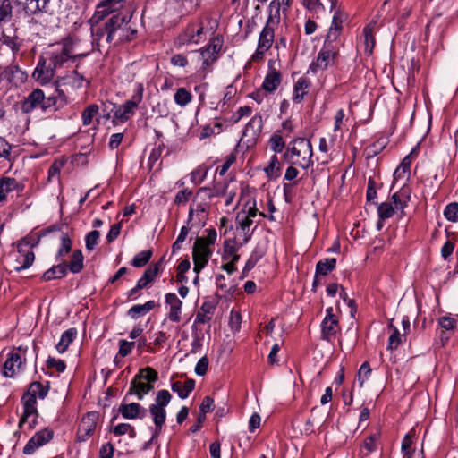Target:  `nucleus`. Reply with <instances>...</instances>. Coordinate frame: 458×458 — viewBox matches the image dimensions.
I'll list each match as a JSON object with an SVG mask.
<instances>
[{
  "label": "nucleus",
  "mask_w": 458,
  "mask_h": 458,
  "mask_svg": "<svg viewBox=\"0 0 458 458\" xmlns=\"http://www.w3.org/2000/svg\"><path fill=\"white\" fill-rule=\"evenodd\" d=\"M192 98L191 93L185 88H179L174 96V102L182 107L191 103Z\"/></svg>",
  "instance_id": "41"
},
{
  "label": "nucleus",
  "mask_w": 458,
  "mask_h": 458,
  "mask_svg": "<svg viewBox=\"0 0 458 458\" xmlns=\"http://www.w3.org/2000/svg\"><path fill=\"white\" fill-rule=\"evenodd\" d=\"M21 402L23 403V415L19 421L20 428L22 427L30 416L37 414V399L35 396L26 392L21 398Z\"/></svg>",
  "instance_id": "23"
},
{
  "label": "nucleus",
  "mask_w": 458,
  "mask_h": 458,
  "mask_svg": "<svg viewBox=\"0 0 458 458\" xmlns=\"http://www.w3.org/2000/svg\"><path fill=\"white\" fill-rule=\"evenodd\" d=\"M217 238L216 231L213 228L207 230V235L205 237H198L197 239L203 240V243L205 245L211 247L215 244Z\"/></svg>",
  "instance_id": "61"
},
{
  "label": "nucleus",
  "mask_w": 458,
  "mask_h": 458,
  "mask_svg": "<svg viewBox=\"0 0 458 458\" xmlns=\"http://www.w3.org/2000/svg\"><path fill=\"white\" fill-rule=\"evenodd\" d=\"M389 327L393 329V333L389 336L387 349L395 350L403 341H405V335H401L398 329L392 324L389 325Z\"/></svg>",
  "instance_id": "43"
},
{
  "label": "nucleus",
  "mask_w": 458,
  "mask_h": 458,
  "mask_svg": "<svg viewBox=\"0 0 458 458\" xmlns=\"http://www.w3.org/2000/svg\"><path fill=\"white\" fill-rule=\"evenodd\" d=\"M26 352L27 347L20 346L7 354L2 369L4 377L13 378L24 371L26 366Z\"/></svg>",
  "instance_id": "7"
},
{
  "label": "nucleus",
  "mask_w": 458,
  "mask_h": 458,
  "mask_svg": "<svg viewBox=\"0 0 458 458\" xmlns=\"http://www.w3.org/2000/svg\"><path fill=\"white\" fill-rule=\"evenodd\" d=\"M165 302L170 307L168 318L173 322H179L181 320L182 301L175 293H170L165 295Z\"/></svg>",
  "instance_id": "24"
},
{
  "label": "nucleus",
  "mask_w": 458,
  "mask_h": 458,
  "mask_svg": "<svg viewBox=\"0 0 458 458\" xmlns=\"http://www.w3.org/2000/svg\"><path fill=\"white\" fill-rule=\"evenodd\" d=\"M19 4L24 5V8L31 13L44 11L49 0H15Z\"/></svg>",
  "instance_id": "35"
},
{
  "label": "nucleus",
  "mask_w": 458,
  "mask_h": 458,
  "mask_svg": "<svg viewBox=\"0 0 458 458\" xmlns=\"http://www.w3.org/2000/svg\"><path fill=\"white\" fill-rule=\"evenodd\" d=\"M48 390V383L47 384V386H43V384H41L40 382L35 381L30 385L27 393L35 396L36 399H44L47 396Z\"/></svg>",
  "instance_id": "39"
},
{
  "label": "nucleus",
  "mask_w": 458,
  "mask_h": 458,
  "mask_svg": "<svg viewBox=\"0 0 458 458\" xmlns=\"http://www.w3.org/2000/svg\"><path fill=\"white\" fill-rule=\"evenodd\" d=\"M77 336V330L74 327L65 330L57 343L55 348L59 353H64L69 345L74 341Z\"/></svg>",
  "instance_id": "32"
},
{
  "label": "nucleus",
  "mask_w": 458,
  "mask_h": 458,
  "mask_svg": "<svg viewBox=\"0 0 458 458\" xmlns=\"http://www.w3.org/2000/svg\"><path fill=\"white\" fill-rule=\"evenodd\" d=\"M439 326L445 330H453L456 327V320L450 316H443L438 319Z\"/></svg>",
  "instance_id": "59"
},
{
  "label": "nucleus",
  "mask_w": 458,
  "mask_h": 458,
  "mask_svg": "<svg viewBox=\"0 0 458 458\" xmlns=\"http://www.w3.org/2000/svg\"><path fill=\"white\" fill-rule=\"evenodd\" d=\"M72 241L67 233H62L61 246L56 253V260L63 261V258L71 251Z\"/></svg>",
  "instance_id": "45"
},
{
  "label": "nucleus",
  "mask_w": 458,
  "mask_h": 458,
  "mask_svg": "<svg viewBox=\"0 0 458 458\" xmlns=\"http://www.w3.org/2000/svg\"><path fill=\"white\" fill-rule=\"evenodd\" d=\"M281 3L279 0H272L268 5V16L265 26L259 33L258 45L251 55V61L258 63L263 60L265 54L271 48L275 41V30L280 22Z\"/></svg>",
  "instance_id": "2"
},
{
  "label": "nucleus",
  "mask_w": 458,
  "mask_h": 458,
  "mask_svg": "<svg viewBox=\"0 0 458 458\" xmlns=\"http://www.w3.org/2000/svg\"><path fill=\"white\" fill-rule=\"evenodd\" d=\"M335 265L336 259L334 258L319 260L316 265V276H327L335 269Z\"/></svg>",
  "instance_id": "37"
},
{
  "label": "nucleus",
  "mask_w": 458,
  "mask_h": 458,
  "mask_svg": "<svg viewBox=\"0 0 458 458\" xmlns=\"http://www.w3.org/2000/svg\"><path fill=\"white\" fill-rule=\"evenodd\" d=\"M338 55V49L322 47L318 54L317 59L313 61L309 67V71L316 74L318 72L327 70L335 64V60Z\"/></svg>",
  "instance_id": "12"
},
{
  "label": "nucleus",
  "mask_w": 458,
  "mask_h": 458,
  "mask_svg": "<svg viewBox=\"0 0 458 458\" xmlns=\"http://www.w3.org/2000/svg\"><path fill=\"white\" fill-rule=\"evenodd\" d=\"M43 101V90L37 89H34L29 96L21 102V109L25 114H30L36 108L41 109V102Z\"/></svg>",
  "instance_id": "20"
},
{
  "label": "nucleus",
  "mask_w": 458,
  "mask_h": 458,
  "mask_svg": "<svg viewBox=\"0 0 458 458\" xmlns=\"http://www.w3.org/2000/svg\"><path fill=\"white\" fill-rule=\"evenodd\" d=\"M327 315L322 321V337L326 340H330L335 337L340 329L338 320L333 313V308H327L326 310Z\"/></svg>",
  "instance_id": "13"
},
{
  "label": "nucleus",
  "mask_w": 458,
  "mask_h": 458,
  "mask_svg": "<svg viewBox=\"0 0 458 458\" xmlns=\"http://www.w3.org/2000/svg\"><path fill=\"white\" fill-rule=\"evenodd\" d=\"M171 399L172 395L167 390H159L157 393L155 403L149 405V412L155 424L150 441H154L161 433L162 427L166 420L165 408L169 404Z\"/></svg>",
  "instance_id": "5"
},
{
  "label": "nucleus",
  "mask_w": 458,
  "mask_h": 458,
  "mask_svg": "<svg viewBox=\"0 0 458 458\" xmlns=\"http://www.w3.org/2000/svg\"><path fill=\"white\" fill-rule=\"evenodd\" d=\"M258 216V209L256 208V200L250 199L244 208L237 213L236 225L237 229H241L245 234L244 242H247L250 237L249 233L250 226L253 224V219Z\"/></svg>",
  "instance_id": "9"
},
{
  "label": "nucleus",
  "mask_w": 458,
  "mask_h": 458,
  "mask_svg": "<svg viewBox=\"0 0 458 458\" xmlns=\"http://www.w3.org/2000/svg\"><path fill=\"white\" fill-rule=\"evenodd\" d=\"M377 438V435L373 434L364 440L362 446L367 450V454L376 450Z\"/></svg>",
  "instance_id": "60"
},
{
  "label": "nucleus",
  "mask_w": 458,
  "mask_h": 458,
  "mask_svg": "<svg viewBox=\"0 0 458 458\" xmlns=\"http://www.w3.org/2000/svg\"><path fill=\"white\" fill-rule=\"evenodd\" d=\"M189 231H190V229L187 226H182L181 228L180 233L177 236L176 241L173 244V251L174 252L181 250L182 244L187 238Z\"/></svg>",
  "instance_id": "58"
},
{
  "label": "nucleus",
  "mask_w": 458,
  "mask_h": 458,
  "mask_svg": "<svg viewBox=\"0 0 458 458\" xmlns=\"http://www.w3.org/2000/svg\"><path fill=\"white\" fill-rule=\"evenodd\" d=\"M263 121L259 114L254 115L245 126L242 136L250 137L251 140H255L262 131Z\"/></svg>",
  "instance_id": "26"
},
{
  "label": "nucleus",
  "mask_w": 458,
  "mask_h": 458,
  "mask_svg": "<svg viewBox=\"0 0 458 458\" xmlns=\"http://www.w3.org/2000/svg\"><path fill=\"white\" fill-rule=\"evenodd\" d=\"M97 419L98 414L96 412H89L82 418L78 428V439L80 441H86L94 433Z\"/></svg>",
  "instance_id": "17"
},
{
  "label": "nucleus",
  "mask_w": 458,
  "mask_h": 458,
  "mask_svg": "<svg viewBox=\"0 0 458 458\" xmlns=\"http://www.w3.org/2000/svg\"><path fill=\"white\" fill-rule=\"evenodd\" d=\"M208 368V360L206 356L200 358L195 366V373L198 376H204Z\"/></svg>",
  "instance_id": "62"
},
{
  "label": "nucleus",
  "mask_w": 458,
  "mask_h": 458,
  "mask_svg": "<svg viewBox=\"0 0 458 458\" xmlns=\"http://www.w3.org/2000/svg\"><path fill=\"white\" fill-rule=\"evenodd\" d=\"M118 344H119V354L122 357L128 356L131 352L133 347L135 346L134 342H128L123 339L120 340L118 342Z\"/></svg>",
  "instance_id": "56"
},
{
  "label": "nucleus",
  "mask_w": 458,
  "mask_h": 458,
  "mask_svg": "<svg viewBox=\"0 0 458 458\" xmlns=\"http://www.w3.org/2000/svg\"><path fill=\"white\" fill-rule=\"evenodd\" d=\"M157 372L149 367L140 369L139 374L131 380L129 389L130 394H135L139 400L153 390V383L157 380Z\"/></svg>",
  "instance_id": "6"
},
{
  "label": "nucleus",
  "mask_w": 458,
  "mask_h": 458,
  "mask_svg": "<svg viewBox=\"0 0 458 458\" xmlns=\"http://www.w3.org/2000/svg\"><path fill=\"white\" fill-rule=\"evenodd\" d=\"M91 35L93 38V43L97 44L98 46H100L103 38H106V23L104 24V26H101L98 24V22H96L95 21H91Z\"/></svg>",
  "instance_id": "44"
},
{
  "label": "nucleus",
  "mask_w": 458,
  "mask_h": 458,
  "mask_svg": "<svg viewBox=\"0 0 458 458\" xmlns=\"http://www.w3.org/2000/svg\"><path fill=\"white\" fill-rule=\"evenodd\" d=\"M114 453V445L111 443H106L99 450V458H113Z\"/></svg>",
  "instance_id": "64"
},
{
  "label": "nucleus",
  "mask_w": 458,
  "mask_h": 458,
  "mask_svg": "<svg viewBox=\"0 0 458 458\" xmlns=\"http://www.w3.org/2000/svg\"><path fill=\"white\" fill-rule=\"evenodd\" d=\"M270 146L275 153H280L284 148V141L280 135L275 134L270 138Z\"/></svg>",
  "instance_id": "55"
},
{
  "label": "nucleus",
  "mask_w": 458,
  "mask_h": 458,
  "mask_svg": "<svg viewBox=\"0 0 458 458\" xmlns=\"http://www.w3.org/2000/svg\"><path fill=\"white\" fill-rule=\"evenodd\" d=\"M119 412L124 419L134 420L137 418L143 419L147 414V410L138 403H131L121 404Z\"/></svg>",
  "instance_id": "21"
},
{
  "label": "nucleus",
  "mask_w": 458,
  "mask_h": 458,
  "mask_svg": "<svg viewBox=\"0 0 458 458\" xmlns=\"http://www.w3.org/2000/svg\"><path fill=\"white\" fill-rule=\"evenodd\" d=\"M194 387L195 381L193 379H187L183 384L180 381H175L171 385L172 390L177 393L182 399L187 398Z\"/></svg>",
  "instance_id": "33"
},
{
  "label": "nucleus",
  "mask_w": 458,
  "mask_h": 458,
  "mask_svg": "<svg viewBox=\"0 0 458 458\" xmlns=\"http://www.w3.org/2000/svg\"><path fill=\"white\" fill-rule=\"evenodd\" d=\"M53 437V431L45 428L37 432L25 445L23 453L25 454H33L38 447L49 442Z\"/></svg>",
  "instance_id": "15"
},
{
  "label": "nucleus",
  "mask_w": 458,
  "mask_h": 458,
  "mask_svg": "<svg viewBox=\"0 0 458 458\" xmlns=\"http://www.w3.org/2000/svg\"><path fill=\"white\" fill-rule=\"evenodd\" d=\"M346 20V15L343 12L336 10L333 15L332 23L325 38L323 47L330 49L335 48L339 50L340 35L343 30V23Z\"/></svg>",
  "instance_id": "10"
},
{
  "label": "nucleus",
  "mask_w": 458,
  "mask_h": 458,
  "mask_svg": "<svg viewBox=\"0 0 458 458\" xmlns=\"http://www.w3.org/2000/svg\"><path fill=\"white\" fill-rule=\"evenodd\" d=\"M137 107L138 106L127 100L124 104L115 107L114 112V120H116L119 123H125L134 114Z\"/></svg>",
  "instance_id": "28"
},
{
  "label": "nucleus",
  "mask_w": 458,
  "mask_h": 458,
  "mask_svg": "<svg viewBox=\"0 0 458 458\" xmlns=\"http://www.w3.org/2000/svg\"><path fill=\"white\" fill-rule=\"evenodd\" d=\"M377 25L376 21H370L363 29V41H364V52L368 55H371L375 47L374 30Z\"/></svg>",
  "instance_id": "29"
},
{
  "label": "nucleus",
  "mask_w": 458,
  "mask_h": 458,
  "mask_svg": "<svg viewBox=\"0 0 458 458\" xmlns=\"http://www.w3.org/2000/svg\"><path fill=\"white\" fill-rule=\"evenodd\" d=\"M67 264L60 263L47 269L42 276V280L47 282L54 279L63 278L66 276Z\"/></svg>",
  "instance_id": "34"
},
{
  "label": "nucleus",
  "mask_w": 458,
  "mask_h": 458,
  "mask_svg": "<svg viewBox=\"0 0 458 458\" xmlns=\"http://www.w3.org/2000/svg\"><path fill=\"white\" fill-rule=\"evenodd\" d=\"M130 17L126 14L116 13L106 21V42L117 45L131 39L135 30L129 26Z\"/></svg>",
  "instance_id": "4"
},
{
  "label": "nucleus",
  "mask_w": 458,
  "mask_h": 458,
  "mask_svg": "<svg viewBox=\"0 0 458 458\" xmlns=\"http://www.w3.org/2000/svg\"><path fill=\"white\" fill-rule=\"evenodd\" d=\"M213 250L203 243V240L196 239L192 247L193 270L199 274L208 263Z\"/></svg>",
  "instance_id": "11"
},
{
  "label": "nucleus",
  "mask_w": 458,
  "mask_h": 458,
  "mask_svg": "<svg viewBox=\"0 0 458 458\" xmlns=\"http://www.w3.org/2000/svg\"><path fill=\"white\" fill-rule=\"evenodd\" d=\"M269 179H276L280 175V163L276 155L270 158L268 165L264 169Z\"/></svg>",
  "instance_id": "42"
},
{
  "label": "nucleus",
  "mask_w": 458,
  "mask_h": 458,
  "mask_svg": "<svg viewBox=\"0 0 458 458\" xmlns=\"http://www.w3.org/2000/svg\"><path fill=\"white\" fill-rule=\"evenodd\" d=\"M155 307L156 302L154 301H148L144 304H136L127 311V316L131 319H138L152 310Z\"/></svg>",
  "instance_id": "31"
},
{
  "label": "nucleus",
  "mask_w": 458,
  "mask_h": 458,
  "mask_svg": "<svg viewBox=\"0 0 458 458\" xmlns=\"http://www.w3.org/2000/svg\"><path fill=\"white\" fill-rule=\"evenodd\" d=\"M208 169L203 165L197 167L191 174V182L195 184H200L206 178Z\"/></svg>",
  "instance_id": "48"
},
{
  "label": "nucleus",
  "mask_w": 458,
  "mask_h": 458,
  "mask_svg": "<svg viewBox=\"0 0 458 458\" xmlns=\"http://www.w3.org/2000/svg\"><path fill=\"white\" fill-rule=\"evenodd\" d=\"M47 365L48 368H54L58 372H64L65 370L66 365L64 360H56L52 357H48L47 360Z\"/></svg>",
  "instance_id": "63"
},
{
  "label": "nucleus",
  "mask_w": 458,
  "mask_h": 458,
  "mask_svg": "<svg viewBox=\"0 0 458 458\" xmlns=\"http://www.w3.org/2000/svg\"><path fill=\"white\" fill-rule=\"evenodd\" d=\"M144 87L142 83H136L133 88L131 98L129 100L136 106L142 101Z\"/></svg>",
  "instance_id": "53"
},
{
  "label": "nucleus",
  "mask_w": 458,
  "mask_h": 458,
  "mask_svg": "<svg viewBox=\"0 0 458 458\" xmlns=\"http://www.w3.org/2000/svg\"><path fill=\"white\" fill-rule=\"evenodd\" d=\"M310 87V80L304 76L300 77L293 86V93L292 97L293 101L298 104L301 103L308 94Z\"/></svg>",
  "instance_id": "27"
},
{
  "label": "nucleus",
  "mask_w": 458,
  "mask_h": 458,
  "mask_svg": "<svg viewBox=\"0 0 458 458\" xmlns=\"http://www.w3.org/2000/svg\"><path fill=\"white\" fill-rule=\"evenodd\" d=\"M203 34V27L195 24H190L185 30L179 36L178 40L182 45L195 43L198 44L200 36Z\"/></svg>",
  "instance_id": "22"
},
{
  "label": "nucleus",
  "mask_w": 458,
  "mask_h": 458,
  "mask_svg": "<svg viewBox=\"0 0 458 458\" xmlns=\"http://www.w3.org/2000/svg\"><path fill=\"white\" fill-rule=\"evenodd\" d=\"M444 216L448 221L457 222L458 221V203L453 202L448 204L444 210Z\"/></svg>",
  "instance_id": "50"
},
{
  "label": "nucleus",
  "mask_w": 458,
  "mask_h": 458,
  "mask_svg": "<svg viewBox=\"0 0 458 458\" xmlns=\"http://www.w3.org/2000/svg\"><path fill=\"white\" fill-rule=\"evenodd\" d=\"M38 241L32 237H25L17 243L18 255L16 257L17 266L14 267L16 272L29 268L34 262L35 255L32 249L37 246Z\"/></svg>",
  "instance_id": "8"
},
{
  "label": "nucleus",
  "mask_w": 458,
  "mask_h": 458,
  "mask_svg": "<svg viewBox=\"0 0 458 458\" xmlns=\"http://www.w3.org/2000/svg\"><path fill=\"white\" fill-rule=\"evenodd\" d=\"M371 373V369L369 364L368 362L362 363L358 372V381L360 383V386H363V384L366 379L369 377Z\"/></svg>",
  "instance_id": "57"
},
{
  "label": "nucleus",
  "mask_w": 458,
  "mask_h": 458,
  "mask_svg": "<svg viewBox=\"0 0 458 458\" xmlns=\"http://www.w3.org/2000/svg\"><path fill=\"white\" fill-rule=\"evenodd\" d=\"M223 46V39L216 37L212 38L209 44L201 50V58L203 64L208 65L217 58V54L220 52Z\"/></svg>",
  "instance_id": "18"
},
{
  "label": "nucleus",
  "mask_w": 458,
  "mask_h": 458,
  "mask_svg": "<svg viewBox=\"0 0 458 458\" xmlns=\"http://www.w3.org/2000/svg\"><path fill=\"white\" fill-rule=\"evenodd\" d=\"M100 233L97 230L89 232L85 237V246L88 250H93L98 243Z\"/></svg>",
  "instance_id": "52"
},
{
  "label": "nucleus",
  "mask_w": 458,
  "mask_h": 458,
  "mask_svg": "<svg viewBox=\"0 0 458 458\" xmlns=\"http://www.w3.org/2000/svg\"><path fill=\"white\" fill-rule=\"evenodd\" d=\"M13 18L11 0H0V23H7Z\"/></svg>",
  "instance_id": "40"
},
{
  "label": "nucleus",
  "mask_w": 458,
  "mask_h": 458,
  "mask_svg": "<svg viewBox=\"0 0 458 458\" xmlns=\"http://www.w3.org/2000/svg\"><path fill=\"white\" fill-rule=\"evenodd\" d=\"M113 432L116 436H123L125 434H129L131 437H134L136 436L134 428L129 423H121L116 425L113 429Z\"/></svg>",
  "instance_id": "49"
},
{
  "label": "nucleus",
  "mask_w": 458,
  "mask_h": 458,
  "mask_svg": "<svg viewBox=\"0 0 458 458\" xmlns=\"http://www.w3.org/2000/svg\"><path fill=\"white\" fill-rule=\"evenodd\" d=\"M152 257V250H147L139 252L134 256L131 260V265L135 267H141L145 266Z\"/></svg>",
  "instance_id": "47"
},
{
  "label": "nucleus",
  "mask_w": 458,
  "mask_h": 458,
  "mask_svg": "<svg viewBox=\"0 0 458 458\" xmlns=\"http://www.w3.org/2000/svg\"><path fill=\"white\" fill-rule=\"evenodd\" d=\"M22 191L23 186L14 178L4 177L0 180V192L5 200L13 198L14 194L19 196Z\"/></svg>",
  "instance_id": "19"
},
{
  "label": "nucleus",
  "mask_w": 458,
  "mask_h": 458,
  "mask_svg": "<svg viewBox=\"0 0 458 458\" xmlns=\"http://www.w3.org/2000/svg\"><path fill=\"white\" fill-rule=\"evenodd\" d=\"M191 195L192 191L189 189H183L179 191L175 195L174 204L178 206L185 205L191 199Z\"/></svg>",
  "instance_id": "54"
},
{
  "label": "nucleus",
  "mask_w": 458,
  "mask_h": 458,
  "mask_svg": "<svg viewBox=\"0 0 458 458\" xmlns=\"http://www.w3.org/2000/svg\"><path fill=\"white\" fill-rule=\"evenodd\" d=\"M282 81L280 72L275 68H270L262 83V89L266 92H275Z\"/></svg>",
  "instance_id": "25"
},
{
  "label": "nucleus",
  "mask_w": 458,
  "mask_h": 458,
  "mask_svg": "<svg viewBox=\"0 0 458 458\" xmlns=\"http://www.w3.org/2000/svg\"><path fill=\"white\" fill-rule=\"evenodd\" d=\"M99 107L96 104L88 106L81 114L82 123L85 126L89 125L93 122V118L98 114Z\"/></svg>",
  "instance_id": "46"
},
{
  "label": "nucleus",
  "mask_w": 458,
  "mask_h": 458,
  "mask_svg": "<svg viewBox=\"0 0 458 458\" xmlns=\"http://www.w3.org/2000/svg\"><path fill=\"white\" fill-rule=\"evenodd\" d=\"M377 213L380 219L385 220L393 216L394 208L389 202H383L377 208Z\"/></svg>",
  "instance_id": "51"
},
{
  "label": "nucleus",
  "mask_w": 458,
  "mask_h": 458,
  "mask_svg": "<svg viewBox=\"0 0 458 458\" xmlns=\"http://www.w3.org/2000/svg\"><path fill=\"white\" fill-rule=\"evenodd\" d=\"M123 0H103L97 5L96 12L90 21L99 22L108 14L120 10Z\"/></svg>",
  "instance_id": "14"
},
{
  "label": "nucleus",
  "mask_w": 458,
  "mask_h": 458,
  "mask_svg": "<svg viewBox=\"0 0 458 458\" xmlns=\"http://www.w3.org/2000/svg\"><path fill=\"white\" fill-rule=\"evenodd\" d=\"M46 55L48 59V64H47V59L41 57L33 72V77L40 83L49 82L58 68L63 67L70 60L86 56L87 54L78 53L73 40L67 38L62 43L53 45L46 52Z\"/></svg>",
  "instance_id": "1"
},
{
  "label": "nucleus",
  "mask_w": 458,
  "mask_h": 458,
  "mask_svg": "<svg viewBox=\"0 0 458 458\" xmlns=\"http://www.w3.org/2000/svg\"><path fill=\"white\" fill-rule=\"evenodd\" d=\"M233 182L234 181L231 179L229 181L224 180L223 182H216L213 189H210L208 187H201L198 191L196 198L203 195L205 198L210 199L213 197H220L226 195L227 192H229L230 191V184Z\"/></svg>",
  "instance_id": "16"
},
{
  "label": "nucleus",
  "mask_w": 458,
  "mask_h": 458,
  "mask_svg": "<svg viewBox=\"0 0 458 458\" xmlns=\"http://www.w3.org/2000/svg\"><path fill=\"white\" fill-rule=\"evenodd\" d=\"M214 306L209 302H204L197 312L195 323L205 324L211 319Z\"/></svg>",
  "instance_id": "36"
},
{
  "label": "nucleus",
  "mask_w": 458,
  "mask_h": 458,
  "mask_svg": "<svg viewBox=\"0 0 458 458\" xmlns=\"http://www.w3.org/2000/svg\"><path fill=\"white\" fill-rule=\"evenodd\" d=\"M283 157L288 164L295 165L302 169H308L313 165L312 145L306 138H295L289 142Z\"/></svg>",
  "instance_id": "3"
},
{
  "label": "nucleus",
  "mask_w": 458,
  "mask_h": 458,
  "mask_svg": "<svg viewBox=\"0 0 458 458\" xmlns=\"http://www.w3.org/2000/svg\"><path fill=\"white\" fill-rule=\"evenodd\" d=\"M83 255L81 250H76L72 252V259L67 264V267L72 273H79L83 268Z\"/></svg>",
  "instance_id": "38"
},
{
  "label": "nucleus",
  "mask_w": 458,
  "mask_h": 458,
  "mask_svg": "<svg viewBox=\"0 0 458 458\" xmlns=\"http://www.w3.org/2000/svg\"><path fill=\"white\" fill-rule=\"evenodd\" d=\"M411 199V189L403 185L399 191L392 195V200L396 209H403Z\"/></svg>",
  "instance_id": "30"
}]
</instances>
